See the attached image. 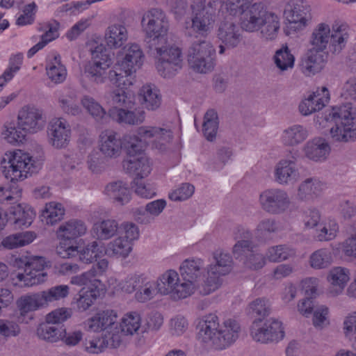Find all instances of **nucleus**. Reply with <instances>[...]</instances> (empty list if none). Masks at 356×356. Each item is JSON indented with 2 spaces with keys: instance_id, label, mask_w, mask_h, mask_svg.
Masks as SVG:
<instances>
[{
  "instance_id": "1",
  "label": "nucleus",
  "mask_w": 356,
  "mask_h": 356,
  "mask_svg": "<svg viewBox=\"0 0 356 356\" xmlns=\"http://www.w3.org/2000/svg\"><path fill=\"white\" fill-rule=\"evenodd\" d=\"M113 60L107 50L102 47L92 51V60L88 63L84 71L97 83H103L109 80L112 84L121 88L111 95L113 106L109 108L108 115L113 120L129 125L142 124L145 120V113L143 110L134 109L135 103L122 90L127 86L124 76L115 67L110 69Z\"/></svg>"
},
{
  "instance_id": "2",
  "label": "nucleus",
  "mask_w": 356,
  "mask_h": 356,
  "mask_svg": "<svg viewBox=\"0 0 356 356\" xmlns=\"http://www.w3.org/2000/svg\"><path fill=\"white\" fill-rule=\"evenodd\" d=\"M140 29L145 39L156 51L159 74L164 78L175 76L183 67V55L178 46L168 42L170 21L165 13L158 8L144 11Z\"/></svg>"
},
{
  "instance_id": "3",
  "label": "nucleus",
  "mask_w": 356,
  "mask_h": 356,
  "mask_svg": "<svg viewBox=\"0 0 356 356\" xmlns=\"http://www.w3.org/2000/svg\"><path fill=\"white\" fill-rule=\"evenodd\" d=\"M254 0H225L222 9L230 15H241L240 28L246 33L259 32L265 41H274L277 38L281 22L280 16L267 8L261 3Z\"/></svg>"
},
{
  "instance_id": "4",
  "label": "nucleus",
  "mask_w": 356,
  "mask_h": 356,
  "mask_svg": "<svg viewBox=\"0 0 356 356\" xmlns=\"http://www.w3.org/2000/svg\"><path fill=\"white\" fill-rule=\"evenodd\" d=\"M115 325V315L112 312H98L87 318L83 323L84 329L101 334L86 339L83 343V350L90 355H98L108 348H118L120 337Z\"/></svg>"
},
{
  "instance_id": "5",
  "label": "nucleus",
  "mask_w": 356,
  "mask_h": 356,
  "mask_svg": "<svg viewBox=\"0 0 356 356\" xmlns=\"http://www.w3.org/2000/svg\"><path fill=\"white\" fill-rule=\"evenodd\" d=\"M197 330V338L200 343L216 349H225L237 339L240 325L231 318L220 322L216 314H209L200 319Z\"/></svg>"
},
{
  "instance_id": "6",
  "label": "nucleus",
  "mask_w": 356,
  "mask_h": 356,
  "mask_svg": "<svg viewBox=\"0 0 356 356\" xmlns=\"http://www.w3.org/2000/svg\"><path fill=\"white\" fill-rule=\"evenodd\" d=\"M173 132L166 126L146 124L124 136V148L129 155L143 152L147 148L159 152L170 149Z\"/></svg>"
},
{
  "instance_id": "7",
  "label": "nucleus",
  "mask_w": 356,
  "mask_h": 356,
  "mask_svg": "<svg viewBox=\"0 0 356 356\" xmlns=\"http://www.w3.org/2000/svg\"><path fill=\"white\" fill-rule=\"evenodd\" d=\"M0 164L6 179L16 184L37 174L42 167V162L30 152L21 149L6 151Z\"/></svg>"
},
{
  "instance_id": "8",
  "label": "nucleus",
  "mask_w": 356,
  "mask_h": 356,
  "mask_svg": "<svg viewBox=\"0 0 356 356\" xmlns=\"http://www.w3.org/2000/svg\"><path fill=\"white\" fill-rule=\"evenodd\" d=\"M284 32L291 35L305 31L312 20V9L307 0H289L284 6Z\"/></svg>"
},
{
  "instance_id": "9",
  "label": "nucleus",
  "mask_w": 356,
  "mask_h": 356,
  "mask_svg": "<svg viewBox=\"0 0 356 356\" xmlns=\"http://www.w3.org/2000/svg\"><path fill=\"white\" fill-rule=\"evenodd\" d=\"M191 9V22H186L184 26L186 33L204 37L209 35L213 29L216 16L206 4V0H193Z\"/></svg>"
},
{
  "instance_id": "10",
  "label": "nucleus",
  "mask_w": 356,
  "mask_h": 356,
  "mask_svg": "<svg viewBox=\"0 0 356 356\" xmlns=\"http://www.w3.org/2000/svg\"><path fill=\"white\" fill-rule=\"evenodd\" d=\"M92 272H84L71 277L70 283L82 286L78 296L74 298V303L79 312L87 311L105 290V286L99 279H95Z\"/></svg>"
},
{
  "instance_id": "11",
  "label": "nucleus",
  "mask_w": 356,
  "mask_h": 356,
  "mask_svg": "<svg viewBox=\"0 0 356 356\" xmlns=\"http://www.w3.org/2000/svg\"><path fill=\"white\" fill-rule=\"evenodd\" d=\"M51 266V262L42 256L30 255L27 261V269L17 273L13 278L15 286L30 287L44 282L47 277L46 268Z\"/></svg>"
},
{
  "instance_id": "12",
  "label": "nucleus",
  "mask_w": 356,
  "mask_h": 356,
  "mask_svg": "<svg viewBox=\"0 0 356 356\" xmlns=\"http://www.w3.org/2000/svg\"><path fill=\"white\" fill-rule=\"evenodd\" d=\"M215 261L207 267V277L204 286L201 290L202 295H208L218 289L222 285L221 276L229 274L233 268L232 257L226 252L216 251L213 254Z\"/></svg>"
},
{
  "instance_id": "13",
  "label": "nucleus",
  "mask_w": 356,
  "mask_h": 356,
  "mask_svg": "<svg viewBox=\"0 0 356 356\" xmlns=\"http://www.w3.org/2000/svg\"><path fill=\"white\" fill-rule=\"evenodd\" d=\"M143 60V50L136 43H129L117 52L115 67L122 73L127 86L132 84L128 77L142 67Z\"/></svg>"
},
{
  "instance_id": "14",
  "label": "nucleus",
  "mask_w": 356,
  "mask_h": 356,
  "mask_svg": "<svg viewBox=\"0 0 356 356\" xmlns=\"http://www.w3.org/2000/svg\"><path fill=\"white\" fill-rule=\"evenodd\" d=\"M216 49L212 43L206 40L194 42L190 47L187 60L194 71L206 74L211 72L215 65Z\"/></svg>"
},
{
  "instance_id": "15",
  "label": "nucleus",
  "mask_w": 356,
  "mask_h": 356,
  "mask_svg": "<svg viewBox=\"0 0 356 356\" xmlns=\"http://www.w3.org/2000/svg\"><path fill=\"white\" fill-rule=\"evenodd\" d=\"M335 140L345 143L356 140V107L350 102L335 108Z\"/></svg>"
},
{
  "instance_id": "16",
  "label": "nucleus",
  "mask_w": 356,
  "mask_h": 356,
  "mask_svg": "<svg viewBox=\"0 0 356 356\" xmlns=\"http://www.w3.org/2000/svg\"><path fill=\"white\" fill-rule=\"evenodd\" d=\"M250 336L261 343H278L285 337L284 327L278 319L270 318L264 321L256 319L250 327Z\"/></svg>"
},
{
  "instance_id": "17",
  "label": "nucleus",
  "mask_w": 356,
  "mask_h": 356,
  "mask_svg": "<svg viewBox=\"0 0 356 356\" xmlns=\"http://www.w3.org/2000/svg\"><path fill=\"white\" fill-rule=\"evenodd\" d=\"M259 202L262 209L271 214L285 213L292 203L287 191L280 188L263 191L259 195Z\"/></svg>"
},
{
  "instance_id": "18",
  "label": "nucleus",
  "mask_w": 356,
  "mask_h": 356,
  "mask_svg": "<svg viewBox=\"0 0 356 356\" xmlns=\"http://www.w3.org/2000/svg\"><path fill=\"white\" fill-rule=\"evenodd\" d=\"M331 93L326 86H319L308 92L298 104L301 115L307 117L323 111L330 102Z\"/></svg>"
},
{
  "instance_id": "19",
  "label": "nucleus",
  "mask_w": 356,
  "mask_h": 356,
  "mask_svg": "<svg viewBox=\"0 0 356 356\" xmlns=\"http://www.w3.org/2000/svg\"><path fill=\"white\" fill-rule=\"evenodd\" d=\"M72 127L67 120L63 117L52 118L47 125L48 143L57 149L66 148L71 140Z\"/></svg>"
},
{
  "instance_id": "20",
  "label": "nucleus",
  "mask_w": 356,
  "mask_h": 356,
  "mask_svg": "<svg viewBox=\"0 0 356 356\" xmlns=\"http://www.w3.org/2000/svg\"><path fill=\"white\" fill-rule=\"evenodd\" d=\"M102 312H112L115 315V325L120 337V345L123 341V337H132L147 331L143 325V317L137 311H129L125 312L118 320V312L113 309H106Z\"/></svg>"
},
{
  "instance_id": "21",
  "label": "nucleus",
  "mask_w": 356,
  "mask_h": 356,
  "mask_svg": "<svg viewBox=\"0 0 356 356\" xmlns=\"http://www.w3.org/2000/svg\"><path fill=\"white\" fill-rule=\"evenodd\" d=\"M17 121L27 134H35L42 131L46 119L43 112L33 106H24L18 112Z\"/></svg>"
},
{
  "instance_id": "22",
  "label": "nucleus",
  "mask_w": 356,
  "mask_h": 356,
  "mask_svg": "<svg viewBox=\"0 0 356 356\" xmlns=\"http://www.w3.org/2000/svg\"><path fill=\"white\" fill-rule=\"evenodd\" d=\"M16 307L19 321L26 323L33 319L35 312L46 307L40 291L21 296L16 301Z\"/></svg>"
},
{
  "instance_id": "23",
  "label": "nucleus",
  "mask_w": 356,
  "mask_h": 356,
  "mask_svg": "<svg viewBox=\"0 0 356 356\" xmlns=\"http://www.w3.org/2000/svg\"><path fill=\"white\" fill-rule=\"evenodd\" d=\"M204 263L200 258H188L184 260L179 266L180 275L186 280L194 284L195 289L202 295L201 290L204 286L203 280V268Z\"/></svg>"
},
{
  "instance_id": "24",
  "label": "nucleus",
  "mask_w": 356,
  "mask_h": 356,
  "mask_svg": "<svg viewBox=\"0 0 356 356\" xmlns=\"http://www.w3.org/2000/svg\"><path fill=\"white\" fill-rule=\"evenodd\" d=\"M302 152L305 159L314 163H323L327 159L331 147L325 138L316 136L304 144Z\"/></svg>"
},
{
  "instance_id": "25",
  "label": "nucleus",
  "mask_w": 356,
  "mask_h": 356,
  "mask_svg": "<svg viewBox=\"0 0 356 356\" xmlns=\"http://www.w3.org/2000/svg\"><path fill=\"white\" fill-rule=\"evenodd\" d=\"M328 58L329 52L310 48L301 59L300 64L301 72L309 77L318 74L325 67Z\"/></svg>"
},
{
  "instance_id": "26",
  "label": "nucleus",
  "mask_w": 356,
  "mask_h": 356,
  "mask_svg": "<svg viewBox=\"0 0 356 356\" xmlns=\"http://www.w3.org/2000/svg\"><path fill=\"white\" fill-rule=\"evenodd\" d=\"M334 24L331 20L318 23L313 29L310 37L311 48L328 52L332 40L334 37Z\"/></svg>"
},
{
  "instance_id": "27",
  "label": "nucleus",
  "mask_w": 356,
  "mask_h": 356,
  "mask_svg": "<svg viewBox=\"0 0 356 356\" xmlns=\"http://www.w3.org/2000/svg\"><path fill=\"white\" fill-rule=\"evenodd\" d=\"M216 35L228 49L237 47L243 38L240 28L231 18H225L219 22Z\"/></svg>"
},
{
  "instance_id": "28",
  "label": "nucleus",
  "mask_w": 356,
  "mask_h": 356,
  "mask_svg": "<svg viewBox=\"0 0 356 356\" xmlns=\"http://www.w3.org/2000/svg\"><path fill=\"white\" fill-rule=\"evenodd\" d=\"M273 177L275 182L281 186L295 184L300 179V172L296 163L289 159H281L274 166Z\"/></svg>"
},
{
  "instance_id": "29",
  "label": "nucleus",
  "mask_w": 356,
  "mask_h": 356,
  "mask_svg": "<svg viewBox=\"0 0 356 356\" xmlns=\"http://www.w3.org/2000/svg\"><path fill=\"white\" fill-rule=\"evenodd\" d=\"M122 145L124 146V136L122 140L115 131L105 129L99 134V149L106 157L111 159L118 157L121 154Z\"/></svg>"
},
{
  "instance_id": "30",
  "label": "nucleus",
  "mask_w": 356,
  "mask_h": 356,
  "mask_svg": "<svg viewBox=\"0 0 356 356\" xmlns=\"http://www.w3.org/2000/svg\"><path fill=\"white\" fill-rule=\"evenodd\" d=\"M329 188L328 184L316 177L307 178L297 187L296 196L300 201H309L324 193Z\"/></svg>"
},
{
  "instance_id": "31",
  "label": "nucleus",
  "mask_w": 356,
  "mask_h": 356,
  "mask_svg": "<svg viewBox=\"0 0 356 356\" xmlns=\"http://www.w3.org/2000/svg\"><path fill=\"white\" fill-rule=\"evenodd\" d=\"M124 170L136 177V179H142L147 177L152 171V165L149 159L140 152L129 155L122 162Z\"/></svg>"
},
{
  "instance_id": "32",
  "label": "nucleus",
  "mask_w": 356,
  "mask_h": 356,
  "mask_svg": "<svg viewBox=\"0 0 356 356\" xmlns=\"http://www.w3.org/2000/svg\"><path fill=\"white\" fill-rule=\"evenodd\" d=\"M45 72L47 79L54 84L63 83L66 80L67 76V67L58 52L51 51L47 55Z\"/></svg>"
},
{
  "instance_id": "33",
  "label": "nucleus",
  "mask_w": 356,
  "mask_h": 356,
  "mask_svg": "<svg viewBox=\"0 0 356 356\" xmlns=\"http://www.w3.org/2000/svg\"><path fill=\"white\" fill-rule=\"evenodd\" d=\"M56 101L60 110L68 115L76 116L82 113L79 104L77 91L71 88H64L56 92Z\"/></svg>"
},
{
  "instance_id": "34",
  "label": "nucleus",
  "mask_w": 356,
  "mask_h": 356,
  "mask_svg": "<svg viewBox=\"0 0 356 356\" xmlns=\"http://www.w3.org/2000/svg\"><path fill=\"white\" fill-rule=\"evenodd\" d=\"M8 209L9 220L19 227L27 228L33 223L36 213L34 209L26 203L11 206Z\"/></svg>"
},
{
  "instance_id": "35",
  "label": "nucleus",
  "mask_w": 356,
  "mask_h": 356,
  "mask_svg": "<svg viewBox=\"0 0 356 356\" xmlns=\"http://www.w3.org/2000/svg\"><path fill=\"white\" fill-rule=\"evenodd\" d=\"M309 136L308 129L301 124L286 127L280 135V141L286 147H295L305 142Z\"/></svg>"
},
{
  "instance_id": "36",
  "label": "nucleus",
  "mask_w": 356,
  "mask_h": 356,
  "mask_svg": "<svg viewBox=\"0 0 356 356\" xmlns=\"http://www.w3.org/2000/svg\"><path fill=\"white\" fill-rule=\"evenodd\" d=\"M159 291L156 280L141 275L134 298L138 303H147L154 300Z\"/></svg>"
},
{
  "instance_id": "37",
  "label": "nucleus",
  "mask_w": 356,
  "mask_h": 356,
  "mask_svg": "<svg viewBox=\"0 0 356 356\" xmlns=\"http://www.w3.org/2000/svg\"><path fill=\"white\" fill-rule=\"evenodd\" d=\"M105 41L112 49L122 47L129 38L127 28L122 23H114L109 25L105 31Z\"/></svg>"
},
{
  "instance_id": "38",
  "label": "nucleus",
  "mask_w": 356,
  "mask_h": 356,
  "mask_svg": "<svg viewBox=\"0 0 356 356\" xmlns=\"http://www.w3.org/2000/svg\"><path fill=\"white\" fill-rule=\"evenodd\" d=\"M180 275L179 274L177 275L166 296L175 302L186 299L197 293L195 289L194 284L189 280L181 277Z\"/></svg>"
},
{
  "instance_id": "39",
  "label": "nucleus",
  "mask_w": 356,
  "mask_h": 356,
  "mask_svg": "<svg viewBox=\"0 0 356 356\" xmlns=\"http://www.w3.org/2000/svg\"><path fill=\"white\" fill-rule=\"evenodd\" d=\"M140 277V274H130L120 282L115 277H111L107 280V287L113 293L122 292L132 294L138 288Z\"/></svg>"
},
{
  "instance_id": "40",
  "label": "nucleus",
  "mask_w": 356,
  "mask_h": 356,
  "mask_svg": "<svg viewBox=\"0 0 356 356\" xmlns=\"http://www.w3.org/2000/svg\"><path fill=\"white\" fill-rule=\"evenodd\" d=\"M137 98L143 107L147 111H156L161 104L159 90L152 85H144L139 90Z\"/></svg>"
},
{
  "instance_id": "41",
  "label": "nucleus",
  "mask_w": 356,
  "mask_h": 356,
  "mask_svg": "<svg viewBox=\"0 0 356 356\" xmlns=\"http://www.w3.org/2000/svg\"><path fill=\"white\" fill-rule=\"evenodd\" d=\"M133 250V245L118 236L115 239L104 243L105 255L111 257L125 259Z\"/></svg>"
},
{
  "instance_id": "42",
  "label": "nucleus",
  "mask_w": 356,
  "mask_h": 356,
  "mask_svg": "<svg viewBox=\"0 0 356 356\" xmlns=\"http://www.w3.org/2000/svg\"><path fill=\"white\" fill-rule=\"evenodd\" d=\"M36 238L37 234L33 231L12 234L2 239L0 247L7 250H13L31 244Z\"/></svg>"
},
{
  "instance_id": "43",
  "label": "nucleus",
  "mask_w": 356,
  "mask_h": 356,
  "mask_svg": "<svg viewBox=\"0 0 356 356\" xmlns=\"http://www.w3.org/2000/svg\"><path fill=\"white\" fill-rule=\"evenodd\" d=\"M118 223L116 220L106 219L95 222L91 228V235L99 241H108L118 233Z\"/></svg>"
},
{
  "instance_id": "44",
  "label": "nucleus",
  "mask_w": 356,
  "mask_h": 356,
  "mask_svg": "<svg viewBox=\"0 0 356 356\" xmlns=\"http://www.w3.org/2000/svg\"><path fill=\"white\" fill-rule=\"evenodd\" d=\"M252 234L247 229L239 227L234 232V239L236 243L233 248V254L236 259H241L244 254L252 250L251 241Z\"/></svg>"
},
{
  "instance_id": "45",
  "label": "nucleus",
  "mask_w": 356,
  "mask_h": 356,
  "mask_svg": "<svg viewBox=\"0 0 356 356\" xmlns=\"http://www.w3.org/2000/svg\"><path fill=\"white\" fill-rule=\"evenodd\" d=\"M88 232L85 221L73 218L63 222L56 230V234H60L74 239L83 236Z\"/></svg>"
},
{
  "instance_id": "46",
  "label": "nucleus",
  "mask_w": 356,
  "mask_h": 356,
  "mask_svg": "<svg viewBox=\"0 0 356 356\" xmlns=\"http://www.w3.org/2000/svg\"><path fill=\"white\" fill-rule=\"evenodd\" d=\"M104 256H106L104 243L94 241L79 249L78 260L81 263L90 264Z\"/></svg>"
},
{
  "instance_id": "47",
  "label": "nucleus",
  "mask_w": 356,
  "mask_h": 356,
  "mask_svg": "<svg viewBox=\"0 0 356 356\" xmlns=\"http://www.w3.org/2000/svg\"><path fill=\"white\" fill-rule=\"evenodd\" d=\"M273 61L280 74L291 70L295 65V57L286 44L275 51Z\"/></svg>"
},
{
  "instance_id": "48",
  "label": "nucleus",
  "mask_w": 356,
  "mask_h": 356,
  "mask_svg": "<svg viewBox=\"0 0 356 356\" xmlns=\"http://www.w3.org/2000/svg\"><path fill=\"white\" fill-rule=\"evenodd\" d=\"M104 193L108 197L122 205L128 203L131 199V192L128 185L122 181L107 184Z\"/></svg>"
},
{
  "instance_id": "49",
  "label": "nucleus",
  "mask_w": 356,
  "mask_h": 356,
  "mask_svg": "<svg viewBox=\"0 0 356 356\" xmlns=\"http://www.w3.org/2000/svg\"><path fill=\"white\" fill-rule=\"evenodd\" d=\"M56 235L58 240L56 249L58 255L63 259H73L79 256L80 248L76 239L60 234Z\"/></svg>"
},
{
  "instance_id": "50",
  "label": "nucleus",
  "mask_w": 356,
  "mask_h": 356,
  "mask_svg": "<svg viewBox=\"0 0 356 356\" xmlns=\"http://www.w3.org/2000/svg\"><path fill=\"white\" fill-rule=\"evenodd\" d=\"M27 135L17 121L16 124L15 123L4 124L1 132L3 140L12 145L23 144L26 140Z\"/></svg>"
},
{
  "instance_id": "51",
  "label": "nucleus",
  "mask_w": 356,
  "mask_h": 356,
  "mask_svg": "<svg viewBox=\"0 0 356 356\" xmlns=\"http://www.w3.org/2000/svg\"><path fill=\"white\" fill-rule=\"evenodd\" d=\"M65 215L63 206L56 202L47 203L41 211V220L47 225H53L63 219Z\"/></svg>"
},
{
  "instance_id": "52",
  "label": "nucleus",
  "mask_w": 356,
  "mask_h": 356,
  "mask_svg": "<svg viewBox=\"0 0 356 356\" xmlns=\"http://www.w3.org/2000/svg\"><path fill=\"white\" fill-rule=\"evenodd\" d=\"M333 251L327 248L318 249L309 256L310 266L316 270L325 269L329 268L333 261Z\"/></svg>"
},
{
  "instance_id": "53",
  "label": "nucleus",
  "mask_w": 356,
  "mask_h": 356,
  "mask_svg": "<svg viewBox=\"0 0 356 356\" xmlns=\"http://www.w3.org/2000/svg\"><path fill=\"white\" fill-rule=\"evenodd\" d=\"M296 254V251L287 245H273L268 248L266 252V259L274 263L286 261Z\"/></svg>"
},
{
  "instance_id": "54",
  "label": "nucleus",
  "mask_w": 356,
  "mask_h": 356,
  "mask_svg": "<svg viewBox=\"0 0 356 356\" xmlns=\"http://www.w3.org/2000/svg\"><path fill=\"white\" fill-rule=\"evenodd\" d=\"M218 118L214 110H209L204 116L202 131L204 137L209 141L216 139L218 129Z\"/></svg>"
},
{
  "instance_id": "55",
  "label": "nucleus",
  "mask_w": 356,
  "mask_h": 356,
  "mask_svg": "<svg viewBox=\"0 0 356 356\" xmlns=\"http://www.w3.org/2000/svg\"><path fill=\"white\" fill-rule=\"evenodd\" d=\"M62 332L65 329L58 327L51 323H42L37 329V335L41 339L51 343H56L60 341Z\"/></svg>"
},
{
  "instance_id": "56",
  "label": "nucleus",
  "mask_w": 356,
  "mask_h": 356,
  "mask_svg": "<svg viewBox=\"0 0 356 356\" xmlns=\"http://www.w3.org/2000/svg\"><path fill=\"white\" fill-rule=\"evenodd\" d=\"M81 104L86 112L97 121L103 120L106 115L105 108L92 97L83 96Z\"/></svg>"
},
{
  "instance_id": "57",
  "label": "nucleus",
  "mask_w": 356,
  "mask_h": 356,
  "mask_svg": "<svg viewBox=\"0 0 356 356\" xmlns=\"http://www.w3.org/2000/svg\"><path fill=\"white\" fill-rule=\"evenodd\" d=\"M189 321L188 318L181 314L173 315L168 321V332L172 337H181L188 330Z\"/></svg>"
},
{
  "instance_id": "58",
  "label": "nucleus",
  "mask_w": 356,
  "mask_h": 356,
  "mask_svg": "<svg viewBox=\"0 0 356 356\" xmlns=\"http://www.w3.org/2000/svg\"><path fill=\"white\" fill-rule=\"evenodd\" d=\"M40 293L45 306L47 307L51 302L67 298L70 293V287L65 284L56 285Z\"/></svg>"
},
{
  "instance_id": "59",
  "label": "nucleus",
  "mask_w": 356,
  "mask_h": 356,
  "mask_svg": "<svg viewBox=\"0 0 356 356\" xmlns=\"http://www.w3.org/2000/svg\"><path fill=\"white\" fill-rule=\"evenodd\" d=\"M179 273L173 269H169L159 275L156 279L159 295L166 296L171 288L172 283L176 279Z\"/></svg>"
},
{
  "instance_id": "60",
  "label": "nucleus",
  "mask_w": 356,
  "mask_h": 356,
  "mask_svg": "<svg viewBox=\"0 0 356 356\" xmlns=\"http://www.w3.org/2000/svg\"><path fill=\"white\" fill-rule=\"evenodd\" d=\"M118 236L122 238L133 245L135 241L138 240L140 236L138 227L132 222H123L118 225Z\"/></svg>"
},
{
  "instance_id": "61",
  "label": "nucleus",
  "mask_w": 356,
  "mask_h": 356,
  "mask_svg": "<svg viewBox=\"0 0 356 356\" xmlns=\"http://www.w3.org/2000/svg\"><path fill=\"white\" fill-rule=\"evenodd\" d=\"M247 312L248 314L255 317H265L270 312V302L264 298H258L248 306Z\"/></svg>"
},
{
  "instance_id": "62",
  "label": "nucleus",
  "mask_w": 356,
  "mask_h": 356,
  "mask_svg": "<svg viewBox=\"0 0 356 356\" xmlns=\"http://www.w3.org/2000/svg\"><path fill=\"white\" fill-rule=\"evenodd\" d=\"M350 29L346 23L335 24V53L340 52L346 46L350 38Z\"/></svg>"
},
{
  "instance_id": "63",
  "label": "nucleus",
  "mask_w": 356,
  "mask_h": 356,
  "mask_svg": "<svg viewBox=\"0 0 356 356\" xmlns=\"http://www.w3.org/2000/svg\"><path fill=\"white\" fill-rule=\"evenodd\" d=\"M72 316V310L68 307H59L48 313L45 316V321L53 325L61 324Z\"/></svg>"
},
{
  "instance_id": "64",
  "label": "nucleus",
  "mask_w": 356,
  "mask_h": 356,
  "mask_svg": "<svg viewBox=\"0 0 356 356\" xmlns=\"http://www.w3.org/2000/svg\"><path fill=\"white\" fill-rule=\"evenodd\" d=\"M313 325L318 329L326 327L330 324L329 309L325 305H320L316 308L313 314Z\"/></svg>"
}]
</instances>
